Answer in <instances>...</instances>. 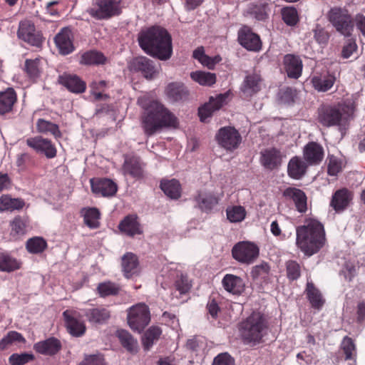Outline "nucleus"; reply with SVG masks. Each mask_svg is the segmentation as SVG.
Here are the masks:
<instances>
[{
	"label": "nucleus",
	"mask_w": 365,
	"mask_h": 365,
	"mask_svg": "<svg viewBox=\"0 0 365 365\" xmlns=\"http://www.w3.org/2000/svg\"><path fill=\"white\" fill-rule=\"evenodd\" d=\"M137 103L145 110L141 125L146 135L151 136L163 128L178 126L175 115L160 102L152 100L148 95L139 97Z\"/></svg>",
	"instance_id": "f257e3e1"
},
{
	"label": "nucleus",
	"mask_w": 365,
	"mask_h": 365,
	"mask_svg": "<svg viewBox=\"0 0 365 365\" xmlns=\"http://www.w3.org/2000/svg\"><path fill=\"white\" fill-rule=\"evenodd\" d=\"M138 41L140 48L153 57L167 61L172 56V38L163 27L155 26L141 31Z\"/></svg>",
	"instance_id": "f03ea898"
},
{
	"label": "nucleus",
	"mask_w": 365,
	"mask_h": 365,
	"mask_svg": "<svg viewBox=\"0 0 365 365\" xmlns=\"http://www.w3.org/2000/svg\"><path fill=\"white\" fill-rule=\"evenodd\" d=\"M296 245L305 255L312 256L325 245L324 225L317 219L307 218L296 230Z\"/></svg>",
	"instance_id": "7ed1b4c3"
},
{
	"label": "nucleus",
	"mask_w": 365,
	"mask_h": 365,
	"mask_svg": "<svg viewBox=\"0 0 365 365\" xmlns=\"http://www.w3.org/2000/svg\"><path fill=\"white\" fill-rule=\"evenodd\" d=\"M267 327L264 316L260 312H254L240 324V336L245 344L255 346L262 342Z\"/></svg>",
	"instance_id": "20e7f679"
},
{
	"label": "nucleus",
	"mask_w": 365,
	"mask_h": 365,
	"mask_svg": "<svg viewBox=\"0 0 365 365\" xmlns=\"http://www.w3.org/2000/svg\"><path fill=\"white\" fill-rule=\"evenodd\" d=\"M327 19L337 32L350 36L354 30V22L349 11L345 8L333 7L327 13Z\"/></svg>",
	"instance_id": "39448f33"
},
{
	"label": "nucleus",
	"mask_w": 365,
	"mask_h": 365,
	"mask_svg": "<svg viewBox=\"0 0 365 365\" xmlns=\"http://www.w3.org/2000/svg\"><path fill=\"white\" fill-rule=\"evenodd\" d=\"M120 0H94L87 12L97 20L108 19L121 13Z\"/></svg>",
	"instance_id": "423d86ee"
},
{
	"label": "nucleus",
	"mask_w": 365,
	"mask_h": 365,
	"mask_svg": "<svg viewBox=\"0 0 365 365\" xmlns=\"http://www.w3.org/2000/svg\"><path fill=\"white\" fill-rule=\"evenodd\" d=\"M150 321V309L145 304L138 303L129 308L128 323L133 330L140 332L149 324Z\"/></svg>",
	"instance_id": "0eeeda50"
},
{
	"label": "nucleus",
	"mask_w": 365,
	"mask_h": 365,
	"mask_svg": "<svg viewBox=\"0 0 365 365\" xmlns=\"http://www.w3.org/2000/svg\"><path fill=\"white\" fill-rule=\"evenodd\" d=\"M344 112V108L341 105L323 106L318 109V121L326 127L339 126L346 119Z\"/></svg>",
	"instance_id": "6e6552de"
},
{
	"label": "nucleus",
	"mask_w": 365,
	"mask_h": 365,
	"mask_svg": "<svg viewBox=\"0 0 365 365\" xmlns=\"http://www.w3.org/2000/svg\"><path fill=\"white\" fill-rule=\"evenodd\" d=\"M259 254V247L255 243L248 241L237 242L232 249L233 258L242 264L253 263Z\"/></svg>",
	"instance_id": "1a4fd4ad"
},
{
	"label": "nucleus",
	"mask_w": 365,
	"mask_h": 365,
	"mask_svg": "<svg viewBox=\"0 0 365 365\" xmlns=\"http://www.w3.org/2000/svg\"><path fill=\"white\" fill-rule=\"evenodd\" d=\"M215 140L221 148L227 151H233L241 144L242 136L234 127L225 126L218 130Z\"/></svg>",
	"instance_id": "9d476101"
},
{
	"label": "nucleus",
	"mask_w": 365,
	"mask_h": 365,
	"mask_svg": "<svg viewBox=\"0 0 365 365\" xmlns=\"http://www.w3.org/2000/svg\"><path fill=\"white\" fill-rule=\"evenodd\" d=\"M17 36L19 38L34 46L40 47L43 42L42 36L36 31L34 24L27 19L19 22Z\"/></svg>",
	"instance_id": "9b49d317"
},
{
	"label": "nucleus",
	"mask_w": 365,
	"mask_h": 365,
	"mask_svg": "<svg viewBox=\"0 0 365 365\" xmlns=\"http://www.w3.org/2000/svg\"><path fill=\"white\" fill-rule=\"evenodd\" d=\"M26 145L37 153L45 155L48 159H52L57 155V149L54 143L48 138L42 136L31 137L26 139Z\"/></svg>",
	"instance_id": "f8f14e48"
},
{
	"label": "nucleus",
	"mask_w": 365,
	"mask_h": 365,
	"mask_svg": "<svg viewBox=\"0 0 365 365\" xmlns=\"http://www.w3.org/2000/svg\"><path fill=\"white\" fill-rule=\"evenodd\" d=\"M237 40L239 43L248 51H259L262 48V41L259 35L254 33L247 26H243L239 29Z\"/></svg>",
	"instance_id": "ddd939ff"
},
{
	"label": "nucleus",
	"mask_w": 365,
	"mask_h": 365,
	"mask_svg": "<svg viewBox=\"0 0 365 365\" xmlns=\"http://www.w3.org/2000/svg\"><path fill=\"white\" fill-rule=\"evenodd\" d=\"M194 200L196 207L203 212L210 213L218 205L220 198L215 192L203 190L197 192Z\"/></svg>",
	"instance_id": "4468645a"
},
{
	"label": "nucleus",
	"mask_w": 365,
	"mask_h": 365,
	"mask_svg": "<svg viewBox=\"0 0 365 365\" xmlns=\"http://www.w3.org/2000/svg\"><path fill=\"white\" fill-rule=\"evenodd\" d=\"M131 69L140 71L147 79L154 78L158 73L153 61L145 56L135 58L130 63Z\"/></svg>",
	"instance_id": "2eb2a0df"
},
{
	"label": "nucleus",
	"mask_w": 365,
	"mask_h": 365,
	"mask_svg": "<svg viewBox=\"0 0 365 365\" xmlns=\"http://www.w3.org/2000/svg\"><path fill=\"white\" fill-rule=\"evenodd\" d=\"M91 190L93 193L103 197L113 196L118 190L117 185L111 180L103 178L91 180Z\"/></svg>",
	"instance_id": "dca6fc26"
},
{
	"label": "nucleus",
	"mask_w": 365,
	"mask_h": 365,
	"mask_svg": "<svg viewBox=\"0 0 365 365\" xmlns=\"http://www.w3.org/2000/svg\"><path fill=\"white\" fill-rule=\"evenodd\" d=\"M324 155V148L317 143L310 142L304 148V159L309 165H319L322 161Z\"/></svg>",
	"instance_id": "f3484780"
},
{
	"label": "nucleus",
	"mask_w": 365,
	"mask_h": 365,
	"mask_svg": "<svg viewBox=\"0 0 365 365\" xmlns=\"http://www.w3.org/2000/svg\"><path fill=\"white\" fill-rule=\"evenodd\" d=\"M56 45L59 52L63 55L71 53L74 46L72 41L71 30L67 27L63 28L55 36Z\"/></svg>",
	"instance_id": "a211bd4d"
},
{
	"label": "nucleus",
	"mask_w": 365,
	"mask_h": 365,
	"mask_svg": "<svg viewBox=\"0 0 365 365\" xmlns=\"http://www.w3.org/2000/svg\"><path fill=\"white\" fill-rule=\"evenodd\" d=\"M228 93L220 94L216 98H210V101L199 108L198 114L201 121L210 117L213 112L219 110L225 103Z\"/></svg>",
	"instance_id": "6ab92c4d"
},
{
	"label": "nucleus",
	"mask_w": 365,
	"mask_h": 365,
	"mask_svg": "<svg viewBox=\"0 0 365 365\" xmlns=\"http://www.w3.org/2000/svg\"><path fill=\"white\" fill-rule=\"evenodd\" d=\"M281 152L274 148H268L261 152L260 163L267 169L273 170L282 163Z\"/></svg>",
	"instance_id": "aec40b11"
},
{
	"label": "nucleus",
	"mask_w": 365,
	"mask_h": 365,
	"mask_svg": "<svg viewBox=\"0 0 365 365\" xmlns=\"http://www.w3.org/2000/svg\"><path fill=\"white\" fill-rule=\"evenodd\" d=\"M58 81L74 93H83L86 88V83L76 75L63 73L59 76Z\"/></svg>",
	"instance_id": "412c9836"
},
{
	"label": "nucleus",
	"mask_w": 365,
	"mask_h": 365,
	"mask_svg": "<svg viewBox=\"0 0 365 365\" xmlns=\"http://www.w3.org/2000/svg\"><path fill=\"white\" fill-rule=\"evenodd\" d=\"M223 288L229 293L235 295H240L245 288V284L243 279L235 274H227L222 280Z\"/></svg>",
	"instance_id": "4be33fe9"
},
{
	"label": "nucleus",
	"mask_w": 365,
	"mask_h": 365,
	"mask_svg": "<svg viewBox=\"0 0 365 365\" xmlns=\"http://www.w3.org/2000/svg\"><path fill=\"white\" fill-rule=\"evenodd\" d=\"M63 316L67 330L72 336L78 337L85 333L86 326L84 323L77 319L73 315V312L66 310L63 312Z\"/></svg>",
	"instance_id": "5701e85b"
},
{
	"label": "nucleus",
	"mask_w": 365,
	"mask_h": 365,
	"mask_svg": "<svg viewBox=\"0 0 365 365\" xmlns=\"http://www.w3.org/2000/svg\"><path fill=\"white\" fill-rule=\"evenodd\" d=\"M284 64L289 78L297 79L301 76L302 62L299 57L293 54H287L284 58Z\"/></svg>",
	"instance_id": "b1692460"
},
{
	"label": "nucleus",
	"mask_w": 365,
	"mask_h": 365,
	"mask_svg": "<svg viewBox=\"0 0 365 365\" xmlns=\"http://www.w3.org/2000/svg\"><path fill=\"white\" fill-rule=\"evenodd\" d=\"M34 348L39 354L51 356L56 354L61 349V344L59 340L51 337L36 343Z\"/></svg>",
	"instance_id": "393cba45"
},
{
	"label": "nucleus",
	"mask_w": 365,
	"mask_h": 365,
	"mask_svg": "<svg viewBox=\"0 0 365 365\" xmlns=\"http://www.w3.org/2000/svg\"><path fill=\"white\" fill-rule=\"evenodd\" d=\"M312 84L318 92L329 91L335 83L336 77L330 73L317 74L312 78Z\"/></svg>",
	"instance_id": "a878e982"
},
{
	"label": "nucleus",
	"mask_w": 365,
	"mask_h": 365,
	"mask_svg": "<svg viewBox=\"0 0 365 365\" xmlns=\"http://www.w3.org/2000/svg\"><path fill=\"white\" fill-rule=\"evenodd\" d=\"M262 78L259 75H247L241 86V91L245 96H252L261 89Z\"/></svg>",
	"instance_id": "bb28decb"
},
{
	"label": "nucleus",
	"mask_w": 365,
	"mask_h": 365,
	"mask_svg": "<svg viewBox=\"0 0 365 365\" xmlns=\"http://www.w3.org/2000/svg\"><path fill=\"white\" fill-rule=\"evenodd\" d=\"M352 199V195L347 189H340L334 192L330 205L336 210H344Z\"/></svg>",
	"instance_id": "cd10ccee"
},
{
	"label": "nucleus",
	"mask_w": 365,
	"mask_h": 365,
	"mask_svg": "<svg viewBox=\"0 0 365 365\" xmlns=\"http://www.w3.org/2000/svg\"><path fill=\"white\" fill-rule=\"evenodd\" d=\"M165 94L168 99L173 102L185 100L188 95L185 86L181 83H170L165 88Z\"/></svg>",
	"instance_id": "c85d7f7f"
},
{
	"label": "nucleus",
	"mask_w": 365,
	"mask_h": 365,
	"mask_svg": "<svg viewBox=\"0 0 365 365\" xmlns=\"http://www.w3.org/2000/svg\"><path fill=\"white\" fill-rule=\"evenodd\" d=\"M307 163L299 157L292 158L287 165V172L289 177L299 180L306 173Z\"/></svg>",
	"instance_id": "c756f323"
},
{
	"label": "nucleus",
	"mask_w": 365,
	"mask_h": 365,
	"mask_svg": "<svg viewBox=\"0 0 365 365\" xmlns=\"http://www.w3.org/2000/svg\"><path fill=\"white\" fill-rule=\"evenodd\" d=\"M123 170L125 175H130L133 178L140 179L144 175L143 166L138 158L125 159Z\"/></svg>",
	"instance_id": "7c9ffc66"
},
{
	"label": "nucleus",
	"mask_w": 365,
	"mask_h": 365,
	"mask_svg": "<svg viewBox=\"0 0 365 365\" xmlns=\"http://www.w3.org/2000/svg\"><path fill=\"white\" fill-rule=\"evenodd\" d=\"M284 195L293 200L297 210L299 212L302 213L307 211V197L302 190L295 187H288L284 190Z\"/></svg>",
	"instance_id": "2f4dec72"
},
{
	"label": "nucleus",
	"mask_w": 365,
	"mask_h": 365,
	"mask_svg": "<svg viewBox=\"0 0 365 365\" xmlns=\"http://www.w3.org/2000/svg\"><path fill=\"white\" fill-rule=\"evenodd\" d=\"M119 230L128 236H134L142 233L140 224L134 215L125 217L118 225Z\"/></svg>",
	"instance_id": "473e14b6"
},
{
	"label": "nucleus",
	"mask_w": 365,
	"mask_h": 365,
	"mask_svg": "<svg viewBox=\"0 0 365 365\" xmlns=\"http://www.w3.org/2000/svg\"><path fill=\"white\" fill-rule=\"evenodd\" d=\"M122 267L125 277L129 278L138 270V259L135 255L127 252L122 257Z\"/></svg>",
	"instance_id": "72a5a7b5"
},
{
	"label": "nucleus",
	"mask_w": 365,
	"mask_h": 365,
	"mask_svg": "<svg viewBox=\"0 0 365 365\" xmlns=\"http://www.w3.org/2000/svg\"><path fill=\"white\" fill-rule=\"evenodd\" d=\"M85 316L91 323L103 324L110 318V314L106 308L96 307L87 309Z\"/></svg>",
	"instance_id": "f704fd0d"
},
{
	"label": "nucleus",
	"mask_w": 365,
	"mask_h": 365,
	"mask_svg": "<svg viewBox=\"0 0 365 365\" xmlns=\"http://www.w3.org/2000/svg\"><path fill=\"white\" fill-rule=\"evenodd\" d=\"M16 101V95L13 88H8L0 93V114L3 115L12 110Z\"/></svg>",
	"instance_id": "c9c22d12"
},
{
	"label": "nucleus",
	"mask_w": 365,
	"mask_h": 365,
	"mask_svg": "<svg viewBox=\"0 0 365 365\" xmlns=\"http://www.w3.org/2000/svg\"><path fill=\"white\" fill-rule=\"evenodd\" d=\"M160 188L171 199L176 200L181 196V186L180 182L175 179L162 180Z\"/></svg>",
	"instance_id": "e433bc0d"
},
{
	"label": "nucleus",
	"mask_w": 365,
	"mask_h": 365,
	"mask_svg": "<svg viewBox=\"0 0 365 365\" xmlns=\"http://www.w3.org/2000/svg\"><path fill=\"white\" fill-rule=\"evenodd\" d=\"M306 292L312 307L320 309L323 307L325 301L319 290L314 287L312 282H307Z\"/></svg>",
	"instance_id": "4c0bfd02"
},
{
	"label": "nucleus",
	"mask_w": 365,
	"mask_h": 365,
	"mask_svg": "<svg viewBox=\"0 0 365 365\" xmlns=\"http://www.w3.org/2000/svg\"><path fill=\"white\" fill-rule=\"evenodd\" d=\"M24 205V201L20 198H11L7 195H4L0 197V212L21 210Z\"/></svg>",
	"instance_id": "58836bf2"
},
{
	"label": "nucleus",
	"mask_w": 365,
	"mask_h": 365,
	"mask_svg": "<svg viewBox=\"0 0 365 365\" xmlns=\"http://www.w3.org/2000/svg\"><path fill=\"white\" fill-rule=\"evenodd\" d=\"M36 129L37 131L41 133H50L53 135L55 138H59L62 136L61 132L57 124L46 120L43 118H39L37 120Z\"/></svg>",
	"instance_id": "ea45409f"
},
{
	"label": "nucleus",
	"mask_w": 365,
	"mask_h": 365,
	"mask_svg": "<svg viewBox=\"0 0 365 365\" xmlns=\"http://www.w3.org/2000/svg\"><path fill=\"white\" fill-rule=\"evenodd\" d=\"M84 223L91 229L98 228L100 225V212L96 207L85 208L82 210Z\"/></svg>",
	"instance_id": "a19ab883"
},
{
	"label": "nucleus",
	"mask_w": 365,
	"mask_h": 365,
	"mask_svg": "<svg viewBox=\"0 0 365 365\" xmlns=\"http://www.w3.org/2000/svg\"><path fill=\"white\" fill-rule=\"evenodd\" d=\"M25 71L28 76L36 80L40 77L42 67H41V59L36 58L35 59H26L25 61Z\"/></svg>",
	"instance_id": "79ce46f5"
},
{
	"label": "nucleus",
	"mask_w": 365,
	"mask_h": 365,
	"mask_svg": "<svg viewBox=\"0 0 365 365\" xmlns=\"http://www.w3.org/2000/svg\"><path fill=\"white\" fill-rule=\"evenodd\" d=\"M191 78L198 83L200 85L211 86L216 82V76L215 73L197 71L190 73Z\"/></svg>",
	"instance_id": "37998d69"
},
{
	"label": "nucleus",
	"mask_w": 365,
	"mask_h": 365,
	"mask_svg": "<svg viewBox=\"0 0 365 365\" xmlns=\"http://www.w3.org/2000/svg\"><path fill=\"white\" fill-rule=\"evenodd\" d=\"M162 334V330L158 327H150L144 334L142 341L145 350H149L153 344L158 340Z\"/></svg>",
	"instance_id": "c03bdc74"
},
{
	"label": "nucleus",
	"mask_w": 365,
	"mask_h": 365,
	"mask_svg": "<svg viewBox=\"0 0 365 365\" xmlns=\"http://www.w3.org/2000/svg\"><path fill=\"white\" fill-rule=\"evenodd\" d=\"M106 61L104 55L97 51H89L81 55L80 63L85 65L103 64Z\"/></svg>",
	"instance_id": "a18cd8bd"
},
{
	"label": "nucleus",
	"mask_w": 365,
	"mask_h": 365,
	"mask_svg": "<svg viewBox=\"0 0 365 365\" xmlns=\"http://www.w3.org/2000/svg\"><path fill=\"white\" fill-rule=\"evenodd\" d=\"M117 336L122 344L128 351L133 352L137 351L138 341L127 331L121 329L117 331Z\"/></svg>",
	"instance_id": "49530a36"
},
{
	"label": "nucleus",
	"mask_w": 365,
	"mask_h": 365,
	"mask_svg": "<svg viewBox=\"0 0 365 365\" xmlns=\"http://www.w3.org/2000/svg\"><path fill=\"white\" fill-rule=\"evenodd\" d=\"M227 220L232 223L240 222L246 217L247 212L244 207L241 205L229 206L226 209Z\"/></svg>",
	"instance_id": "de8ad7c7"
},
{
	"label": "nucleus",
	"mask_w": 365,
	"mask_h": 365,
	"mask_svg": "<svg viewBox=\"0 0 365 365\" xmlns=\"http://www.w3.org/2000/svg\"><path fill=\"white\" fill-rule=\"evenodd\" d=\"M46 247V241L40 237H32L26 242V249L29 252L32 254L41 253Z\"/></svg>",
	"instance_id": "09e8293b"
},
{
	"label": "nucleus",
	"mask_w": 365,
	"mask_h": 365,
	"mask_svg": "<svg viewBox=\"0 0 365 365\" xmlns=\"http://www.w3.org/2000/svg\"><path fill=\"white\" fill-rule=\"evenodd\" d=\"M11 235L18 237L23 235L26 232L27 220L21 216H16L10 222Z\"/></svg>",
	"instance_id": "8fccbe9b"
},
{
	"label": "nucleus",
	"mask_w": 365,
	"mask_h": 365,
	"mask_svg": "<svg viewBox=\"0 0 365 365\" xmlns=\"http://www.w3.org/2000/svg\"><path fill=\"white\" fill-rule=\"evenodd\" d=\"M20 267L18 261L5 254H0V270L3 272H12Z\"/></svg>",
	"instance_id": "3c124183"
},
{
	"label": "nucleus",
	"mask_w": 365,
	"mask_h": 365,
	"mask_svg": "<svg viewBox=\"0 0 365 365\" xmlns=\"http://www.w3.org/2000/svg\"><path fill=\"white\" fill-rule=\"evenodd\" d=\"M25 339L23 336L15 331H11L0 340V349L4 350L14 342H23Z\"/></svg>",
	"instance_id": "603ef678"
},
{
	"label": "nucleus",
	"mask_w": 365,
	"mask_h": 365,
	"mask_svg": "<svg viewBox=\"0 0 365 365\" xmlns=\"http://www.w3.org/2000/svg\"><path fill=\"white\" fill-rule=\"evenodd\" d=\"M284 22L290 26H295L299 21L297 11L293 7H286L282 10Z\"/></svg>",
	"instance_id": "864d4df0"
},
{
	"label": "nucleus",
	"mask_w": 365,
	"mask_h": 365,
	"mask_svg": "<svg viewBox=\"0 0 365 365\" xmlns=\"http://www.w3.org/2000/svg\"><path fill=\"white\" fill-rule=\"evenodd\" d=\"M97 289L100 296L103 297L117 294L119 292L118 286L110 282L100 283Z\"/></svg>",
	"instance_id": "5fc2aeb1"
},
{
	"label": "nucleus",
	"mask_w": 365,
	"mask_h": 365,
	"mask_svg": "<svg viewBox=\"0 0 365 365\" xmlns=\"http://www.w3.org/2000/svg\"><path fill=\"white\" fill-rule=\"evenodd\" d=\"M34 356L31 354H13L9 358L10 365H24L33 360Z\"/></svg>",
	"instance_id": "6e6d98bb"
},
{
	"label": "nucleus",
	"mask_w": 365,
	"mask_h": 365,
	"mask_svg": "<svg viewBox=\"0 0 365 365\" xmlns=\"http://www.w3.org/2000/svg\"><path fill=\"white\" fill-rule=\"evenodd\" d=\"M287 275L289 279L296 280L300 277L301 269L299 264L295 261H288L286 264Z\"/></svg>",
	"instance_id": "4d7b16f0"
},
{
	"label": "nucleus",
	"mask_w": 365,
	"mask_h": 365,
	"mask_svg": "<svg viewBox=\"0 0 365 365\" xmlns=\"http://www.w3.org/2000/svg\"><path fill=\"white\" fill-rule=\"evenodd\" d=\"M341 349L345 354V359L350 360L353 358L354 353H355V345L353 340L346 336L341 342Z\"/></svg>",
	"instance_id": "13d9d810"
},
{
	"label": "nucleus",
	"mask_w": 365,
	"mask_h": 365,
	"mask_svg": "<svg viewBox=\"0 0 365 365\" xmlns=\"http://www.w3.org/2000/svg\"><path fill=\"white\" fill-rule=\"evenodd\" d=\"M341 161L340 160L334 156H331L329 158L328 174L329 175H336L339 172H341Z\"/></svg>",
	"instance_id": "bf43d9fd"
},
{
	"label": "nucleus",
	"mask_w": 365,
	"mask_h": 365,
	"mask_svg": "<svg viewBox=\"0 0 365 365\" xmlns=\"http://www.w3.org/2000/svg\"><path fill=\"white\" fill-rule=\"evenodd\" d=\"M268 11V4L264 3L255 6L253 9L252 14L257 20L263 21L267 18Z\"/></svg>",
	"instance_id": "052dcab7"
},
{
	"label": "nucleus",
	"mask_w": 365,
	"mask_h": 365,
	"mask_svg": "<svg viewBox=\"0 0 365 365\" xmlns=\"http://www.w3.org/2000/svg\"><path fill=\"white\" fill-rule=\"evenodd\" d=\"M269 271V267L268 264L263 262L252 267L251 276L254 279L258 278L259 277H264L268 274Z\"/></svg>",
	"instance_id": "680f3d73"
},
{
	"label": "nucleus",
	"mask_w": 365,
	"mask_h": 365,
	"mask_svg": "<svg viewBox=\"0 0 365 365\" xmlns=\"http://www.w3.org/2000/svg\"><path fill=\"white\" fill-rule=\"evenodd\" d=\"M79 365H106L103 356L101 354L87 356Z\"/></svg>",
	"instance_id": "e2e57ef3"
},
{
	"label": "nucleus",
	"mask_w": 365,
	"mask_h": 365,
	"mask_svg": "<svg viewBox=\"0 0 365 365\" xmlns=\"http://www.w3.org/2000/svg\"><path fill=\"white\" fill-rule=\"evenodd\" d=\"M314 36L319 43H326L329 37L328 33L318 24L314 29Z\"/></svg>",
	"instance_id": "0e129e2a"
},
{
	"label": "nucleus",
	"mask_w": 365,
	"mask_h": 365,
	"mask_svg": "<svg viewBox=\"0 0 365 365\" xmlns=\"http://www.w3.org/2000/svg\"><path fill=\"white\" fill-rule=\"evenodd\" d=\"M234 359L227 353L218 354L213 361L212 365H234Z\"/></svg>",
	"instance_id": "69168bd1"
},
{
	"label": "nucleus",
	"mask_w": 365,
	"mask_h": 365,
	"mask_svg": "<svg viewBox=\"0 0 365 365\" xmlns=\"http://www.w3.org/2000/svg\"><path fill=\"white\" fill-rule=\"evenodd\" d=\"M175 286H176L177 289L181 294H185V293L187 292L191 287V284H190L187 277L185 276H182V275L178 280L176 281Z\"/></svg>",
	"instance_id": "338daca9"
},
{
	"label": "nucleus",
	"mask_w": 365,
	"mask_h": 365,
	"mask_svg": "<svg viewBox=\"0 0 365 365\" xmlns=\"http://www.w3.org/2000/svg\"><path fill=\"white\" fill-rule=\"evenodd\" d=\"M357 46L355 41L352 39H349L347 43L343 47L342 56L344 58H349L354 51H356Z\"/></svg>",
	"instance_id": "774afa93"
}]
</instances>
